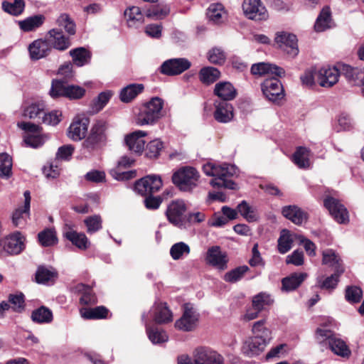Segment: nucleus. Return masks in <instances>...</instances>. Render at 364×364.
<instances>
[{"instance_id": "nucleus-1", "label": "nucleus", "mask_w": 364, "mask_h": 364, "mask_svg": "<svg viewBox=\"0 0 364 364\" xmlns=\"http://www.w3.org/2000/svg\"><path fill=\"white\" fill-rule=\"evenodd\" d=\"M203 171L206 176L213 178L210 182L213 187L237 189V184L230 179L237 173V168L234 165L207 162L203 166Z\"/></svg>"}, {"instance_id": "nucleus-2", "label": "nucleus", "mask_w": 364, "mask_h": 364, "mask_svg": "<svg viewBox=\"0 0 364 364\" xmlns=\"http://www.w3.org/2000/svg\"><path fill=\"white\" fill-rule=\"evenodd\" d=\"M164 102L159 97H153L143 104L137 114L136 122L138 125H149L156 122L162 116Z\"/></svg>"}, {"instance_id": "nucleus-3", "label": "nucleus", "mask_w": 364, "mask_h": 364, "mask_svg": "<svg viewBox=\"0 0 364 364\" xmlns=\"http://www.w3.org/2000/svg\"><path fill=\"white\" fill-rule=\"evenodd\" d=\"M199 172L193 167L184 166L178 168L172 176L173 183L184 192H191L198 186Z\"/></svg>"}, {"instance_id": "nucleus-4", "label": "nucleus", "mask_w": 364, "mask_h": 364, "mask_svg": "<svg viewBox=\"0 0 364 364\" xmlns=\"http://www.w3.org/2000/svg\"><path fill=\"white\" fill-rule=\"evenodd\" d=\"M178 364H223V358L211 349L200 348L195 350L193 359L181 355L178 359Z\"/></svg>"}, {"instance_id": "nucleus-5", "label": "nucleus", "mask_w": 364, "mask_h": 364, "mask_svg": "<svg viewBox=\"0 0 364 364\" xmlns=\"http://www.w3.org/2000/svg\"><path fill=\"white\" fill-rule=\"evenodd\" d=\"M85 92V89L78 85H67L62 80H54L49 94L52 98L65 97L72 100L81 98Z\"/></svg>"}, {"instance_id": "nucleus-6", "label": "nucleus", "mask_w": 364, "mask_h": 364, "mask_svg": "<svg viewBox=\"0 0 364 364\" xmlns=\"http://www.w3.org/2000/svg\"><path fill=\"white\" fill-rule=\"evenodd\" d=\"M200 314L191 304H185L183 306V314L176 321L175 327L183 331H192L198 325Z\"/></svg>"}, {"instance_id": "nucleus-7", "label": "nucleus", "mask_w": 364, "mask_h": 364, "mask_svg": "<svg viewBox=\"0 0 364 364\" xmlns=\"http://www.w3.org/2000/svg\"><path fill=\"white\" fill-rule=\"evenodd\" d=\"M17 126L26 132L23 136V142L26 146L32 148H38L41 146L47 139V137L41 134V128L31 122H18Z\"/></svg>"}, {"instance_id": "nucleus-8", "label": "nucleus", "mask_w": 364, "mask_h": 364, "mask_svg": "<svg viewBox=\"0 0 364 364\" xmlns=\"http://www.w3.org/2000/svg\"><path fill=\"white\" fill-rule=\"evenodd\" d=\"M106 129L105 122L102 120L96 122L92 126L88 137L83 142L84 147L89 151H92L102 146L106 140Z\"/></svg>"}, {"instance_id": "nucleus-9", "label": "nucleus", "mask_w": 364, "mask_h": 364, "mask_svg": "<svg viewBox=\"0 0 364 364\" xmlns=\"http://www.w3.org/2000/svg\"><path fill=\"white\" fill-rule=\"evenodd\" d=\"M187 207L184 200L178 199L171 201L166 209V215L168 220L178 228L183 226V214Z\"/></svg>"}, {"instance_id": "nucleus-10", "label": "nucleus", "mask_w": 364, "mask_h": 364, "mask_svg": "<svg viewBox=\"0 0 364 364\" xmlns=\"http://www.w3.org/2000/svg\"><path fill=\"white\" fill-rule=\"evenodd\" d=\"M206 264L217 269L223 271L228 267V256L223 252L219 246L215 245L208 248L205 254Z\"/></svg>"}, {"instance_id": "nucleus-11", "label": "nucleus", "mask_w": 364, "mask_h": 364, "mask_svg": "<svg viewBox=\"0 0 364 364\" xmlns=\"http://www.w3.org/2000/svg\"><path fill=\"white\" fill-rule=\"evenodd\" d=\"M275 43L284 52L291 57L299 53L296 36L292 33L281 31L276 33Z\"/></svg>"}, {"instance_id": "nucleus-12", "label": "nucleus", "mask_w": 364, "mask_h": 364, "mask_svg": "<svg viewBox=\"0 0 364 364\" xmlns=\"http://www.w3.org/2000/svg\"><path fill=\"white\" fill-rule=\"evenodd\" d=\"M242 9L245 16L252 20L264 21L269 17L268 12L260 0H244Z\"/></svg>"}, {"instance_id": "nucleus-13", "label": "nucleus", "mask_w": 364, "mask_h": 364, "mask_svg": "<svg viewBox=\"0 0 364 364\" xmlns=\"http://www.w3.org/2000/svg\"><path fill=\"white\" fill-rule=\"evenodd\" d=\"M323 204L336 222L341 224L348 223V212L338 200L333 197H327L324 200Z\"/></svg>"}, {"instance_id": "nucleus-14", "label": "nucleus", "mask_w": 364, "mask_h": 364, "mask_svg": "<svg viewBox=\"0 0 364 364\" xmlns=\"http://www.w3.org/2000/svg\"><path fill=\"white\" fill-rule=\"evenodd\" d=\"M162 181L158 175H149L136 182L134 188L141 195H151L159 191Z\"/></svg>"}, {"instance_id": "nucleus-15", "label": "nucleus", "mask_w": 364, "mask_h": 364, "mask_svg": "<svg viewBox=\"0 0 364 364\" xmlns=\"http://www.w3.org/2000/svg\"><path fill=\"white\" fill-rule=\"evenodd\" d=\"M261 87L264 95L270 101L279 100L284 96L283 86L276 77L266 79Z\"/></svg>"}, {"instance_id": "nucleus-16", "label": "nucleus", "mask_w": 364, "mask_h": 364, "mask_svg": "<svg viewBox=\"0 0 364 364\" xmlns=\"http://www.w3.org/2000/svg\"><path fill=\"white\" fill-rule=\"evenodd\" d=\"M317 83L323 87H331L338 81L340 72L336 67L318 68Z\"/></svg>"}, {"instance_id": "nucleus-17", "label": "nucleus", "mask_w": 364, "mask_h": 364, "mask_svg": "<svg viewBox=\"0 0 364 364\" xmlns=\"http://www.w3.org/2000/svg\"><path fill=\"white\" fill-rule=\"evenodd\" d=\"M191 65L186 58H173L166 60L161 66V72L166 75H176L188 70Z\"/></svg>"}, {"instance_id": "nucleus-18", "label": "nucleus", "mask_w": 364, "mask_h": 364, "mask_svg": "<svg viewBox=\"0 0 364 364\" xmlns=\"http://www.w3.org/2000/svg\"><path fill=\"white\" fill-rule=\"evenodd\" d=\"M29 55L31 60H38L48 56L51 52V46L46 37L33 41L28 46Z\"/></svg>"}, {"instance_id": "nucleus-19", "label": "nucleus", "mask_w": 364, "mask_h": 364, "mask_svg": "<svg viewBox=\"0 0 364 364\" xmlns=\"http://www.w3.org/2000/svg\"><path fill=\"white\" fill-rule=\"evenodd\" d=\"M1 242L2 249L8 254L17 255L24 249V238L19 232L9 235Z\"/></svg>"}, {"instance_id": "nucleus-20", "label": "nucleus", "mask_w": 364, "mask_h": 364, "mask_svg": "<svg viewBox=\"0 0 364 364\" xmlns=\"http://www.w3.org/2000/svg\"><path fill=\"white\" fill-rule=\"evenodd\" d=\"M51 49L54 48L60 51L67 50L71 45L70 39L66 37L58 28L50 30L46 36Z\"/></svg>"}, {"instance_id": "nucleus-21", "label": "nucleus", "mask_w": 364, "mask_h": 364, "mask_svg": "<svg viewBox=\"0 0 364 364\" xmlns=\"http://www.w3.org/2000/svg\"><path fill=\"white\" fill-rule=\"evenodd\" d=\"M89 125V119L85 117L77 116L71 123L68 136L75 141L83 139L87 133Z\"/></svg>"}, {"instance_id": "nucleus-22", "label": "nucleus", "mask_w": 364, "mask_h": 364, "mask_svg": "<svg viewBox=\"0 0 364 364\" xmlns=\"http://www.w3.org/2000/svg\"><path fill=\"white\" fill-rule=\"evenodd\" d=\"M64 236L75 246L80 250H86L90 247V242L87 236L82 232H77L73 225L66 224L63 230Z\"/></svg>"}, {"instance_id": "nucleus-23", "label": "nucleus", "mask_w": 364, "mask_h": 364, "mask_svg": "<svg viewBox=\"0 0 364 364\" xmlns=\"http://www.w3.org/2000/svg\"><path fill=\"white\" fill-rule=\"evenodd\" d=\"M24 196V205L23 208H18L15 210L12 215V223L16 227H23L29 218L30 215V204H31V194L28 191L23 193Z\"/></svg>"}, {"instance_id": "nucleus-24", "label": "nucleus", "mask_w": 364, "mask_h": 364, "mask_svg": "<svg viewBox=\"0 0 364 364\" xmlns=\"http://www.w3.org/2000/svg\"><path fill=\"white\" fill-rule=\"evenodd\" d=\"M134 160L127 156H122L117 163L116 168L111 171L112 176L117 181H125L136 177V171H122V168L131 166Z\"/></svg>"}, {"instance_id": "nucleus-25", "label": "nucleus", "mask_w": 364, "mask_h": 364, "mask_svg": "<svg viewBox=\"0 0 364 364\" xmlns=\"http://www.w3.org/2000/svg\"><path fill=\"white\" fill-rule=\"evenodd\" d=\"M214 118L220 123H228L234 117L232 105L225 101H215L214 103Z\"/></svg>"}, {"instance_id": "nucleus-26", "label": "nucleus", "mask_w": 364, "mask_h": 364, "mask_svg": "<svg viewBox=\"0 0 364 364\" xmlns=\"http://www.w3.org/2000/svg\"><path fill=\"white\" fill-rule=\"evenodd\" d=\"M342 73L350 84L361 87V91L364 96V68L343 65Z\"/></svg>"}, {"instance_id": "nucleus-27", "label": "nucleus", "mask_w": 364, "mask_h": 364, "mask_svg": "<svg viewBox=\"0 0 364 364\" xmlns=\"http://www.w3.org/2000/svg\"><path fill=\"white\" fill-rule=\"evenodd\" d=\"M251 73L252 75L259 76L273 75L277 77H282L285 74V71L282 68L263 62L253 64L251 67Z\"/></svg>"}, {"instance_id": "nucleus-28", "label": "nucleus", "mask_w": 364, "mask_h": 364, "mask_svg": "<svg viewBox=\"0 0 364 364\" xmlns=\"http://www.w3.org/2000/svg\"><path fill=\"white\" fill-rule=\"evenodd\" d=\"M146 136L144 131L138 130L127 135L125 142L129 149L136 154H141L144 150L145 141L144 138Z\"/></svg>"}, {"instance_id": "nucleus-29", "label": "nucleus", "mask_w": 364, "mask_h": 364, "mask_svg": "<svg viewBox=\"0 0 364 364\" xmlns=\"http://www.w3.org/2000/svg\"><path fill=\"white\" fill-rule=\"evenodd\" d=\"M282 213L284 217L298 225L306 222L308 218L307 213L295 205L283 207Z\"/></svg>"}, {"instance_id": "nucleus-30", "label": "nucleus", "mask_w": 364, "mask_h": 364, "mask_svg": "<svg viewBox=\"0 0 364 364\" xmlns=\"http://www.w3.org/2000/svg\"><path fill=\"white\" fill-rule=\"evenodd\" d=\"M267 345L252 336L247 339L242 344L241 350L243 354L248 357L259 355Z\"/></svg>"}, {"instance_id": "nucleus-31", "label": "nucleus", "mask_w": 364, "mask_h": 364, "mask_svg": "<svg viewBox=\"0 0 364 364\" xmlns=\"http://www.w3.org/2000/svg\"><path fill=\"white\" fill-rule=\"evenodd\" d=\"M214 93L223 101L232 100L236 97V90L229 82H220L215 85Z\"/></svg>"}, {"instance_id": "nucleus-32", "label": "nucleus", "mask_w": 364, "mask_h": 364, "mask_svg": "<svg viewBox=\"0 0 364 364\" xmlns=\"http://www.w3.org/2000/svg\"><path fill=\"white\" fill-rule=\"evenodd\" d=\"M154 314V321L156 323H166L173 320V315L166 304H156L151 310Z\"/></svg>"}, {"instance_id": "nucleus-33", "label": "nucleus", "mask_w": 364, "mask_h": 364, "mask_svg": "<svg viewBox=\"0 0 364 364\" xmlns=\"http://www.w3.org/2000/svg\"><path fill=\"white\" fill-rule=\"evenodd\" d=\"M266 321L264 319L254 323L252 331L255 335L254 337L258 338L260 341L268 345L272 340L271 331L265 327Z\"/></svg>"}, {"instance_id": "nucleus-34", "label": "nucleus", "mask_w": 364, "mask_h": 364, "mask_svg": "<svg viewBox=\"0 0 364 364\" xmlns=\"http://www.w3.org/2000/svg\"><path fill=\"white\" fill-rule=\"evenodd\" d=\"M207 16L213 23L220 24L226 21L227 13L222 4H213L208 7Z\"/></svg>"}, {"instance_id": "nucleus-35", "label": "nucleus", "mask_w": 364, "mask_h": 364, "mask_svg": "<svg viewBox=\"0 0 364 364\" xmlns=\"http://www.w3.org/2000/svg\"><path fill=\"white\" fill-rule=\"evenodd\" d=\"M144 15L141 9L135 6L129 7L124 11V16L129 27L141 26L144 21Z\"/></svg>"}, {"instance_id": "nucleus-36", "label": "nucleus", "mask_w": 364, "mask_h": 364, "mask_svg": "<svg viewBox=\"0 0 364 364\" xmlns=\"http://www.w3.org/2000/svg\"><path fill=\"white\" fill-rule=\"evenodd\" d=\"M143 84H130L121 90L119 98L122 102L128 103L132 101L138 95L144 91Z\"/></svg>"}, {"instance_id": "nucleus-37", "label": "nucleus", "mask_w": 364, "mask_h": 364, "mask_svg": "<svg viewBox=\"0 0 364 364\" xmlns=\"http://www.w3.org/2000/svg\"><path fill=\"white\" fill-rule=\"evenodd\" d=\"M333 21L330 8L324 7L316 18L314 29L316 32H323L332 27Z\"/></svg>"}, {"instance_id": "nucleus-38", "label": "nucleus", "mask_w": 364, "mask_h": 364, "mask_svg": "<svg viewBox=\"0 0 364 364\" xmlns=\"http://www.w3.org/2000/svg\"><path fill=\"white\" fill-rule=\"evenodd\" d=\"M306 273H294L282 279V289L290 291L296 289L306 278Z\"/></svg>"}, {"instance_id": "nucleus-39", "label": "nucleus", "mask_w": 364, "mask_h": 364, "mask_svg": "<svg viewBox=\"0 0 364 364\" xmlns=\"http://www.w3.org/2000/svg\"><path fill=\"white\" fill-rule=\"evenodd\" d=\"M45 109L44 101L36 100L24 108L23 114L24 117L35 119L41 117V115L44 113Z\"/></svg>"}, {"instance_id": "nucleus-40", "label": "nucleus", "mask_w": 364, "mask_h": 364, "mask_svg": "<svg viewBox=\"0 0 364 364\" xmlns=\"http://www.w3.org/2000/svg\"><path fill=\"white\" fill-rule=\"evenodd\" d=\"M142 319L145 322L146 333L149 340L154 344L166 342L168 341V336L165 331L156 327H151L146 322L144 315L142 316Z\"/></svg>"}, {"instance_id": "nucleus-41", "label": "nucleus", "mask_w": 364, "mask_h": 364, "mask_svg": "<svg viewBox=\"0 0 364 364\" xmlns=\"http://www.w3.org/2000/svg\"><path fill=\"white\" fill-rule=\"evenodd\" d=\"M80 312L81 316L85 319H101L107 317L108 309L100 306L95 308H82Z\"/></svg>"}, {"instance_id": "nucleus-42", "label": "nucleus", "mask_w": 364, "mask_h": 364, "mask_svg": "<svg viewBox=\"0 0 364 364\" xmlns=\"http://www.w3.org/2000/svg\"><path fill=\"white\" fill-rule=\"evenodd\" d=\"M43 21V16L36 15L18 21V26L22 31L28 32L39 28Z\"/></svg>"}, {"instance_id": "nucleus-43", "label": "nucleus", "mask_w": 364, "mask_h": 364, "mask_svg": "<svg viewBox=\"0 0 364 364\" xmlns=\"http://www.w3.org/2000/svg\"><path fill=\"white\" fill-rule=\"evenodd\" d=\"M31 319L37 323H48L53 321V313L48 308L43 306L32 312Z\"/></svg>"}, {"instance_id": "nucleus-44", "label": "nucleus", "mask_w": 364, "mask_h": 364, "mask_svg": "<svg viewBox=\"0 0 364 364\" xmlns=\"http://www.w3.org/2000/svg\"><path fill=\"white\" fill-rule=\"evenodd\" d=\"M273 302L271 295L266 292H260L254 296L252 299V307L259 311L264 310L266 306L272 305Z\"/></svg>"}, {"instance_id": "nucleus-45", "label": "nucleus", "mask_w": 364, "mask_h": 364, "mask_svg": "<svg viewBox=\"0 0 364 364\" xmlns=\"http://www.w3.org/2000/svg\"><path fill=\"white\" fill-rule=\"evenodd\" d=\"M220 76V71L213 67H205L199 72L200 80L205 85H210L215 82Z\"/></svg>"}, {"instance_id": "nucleus-46", "label": "nucleus", "mask_w": 364, "mask_h": 364, "mask_svg": "<svg viewBox=\"0 0 364 364\" xmlns=\"http://www.w3.org/2000/svg\"><path fill=\"white\" fill-rule=\"evenodd\" d=\"M343 269H341L340 272H336L334 274L329 277H324L319 276L317 277V285L318 287L323 289H334L338 282L339 276L343 273Z\"/></svg>"}, {"instance_id": "nucleus-47", "label": "nucleus", "mask_w": 364, "mask_h": 364, "mask_svg": "<svg viewBox=\"0 0 364 364\" xmlns=\"http://www.w3.org/2000/svg\"><path fill=\"white\" fill-rule=\"evenodd\" d=\"M57 276L58 273L54 269L39 267L36 273V279L38 283L46 284L53 282Z\"/></svg>"}, {"instance_id": "nucleus-48", "label": "nucleus", "mask_w": 364, "mask_h": 364, "mask_svg": "<svg viewBox=\"0 0 364 364\" xmlns=\"http://www.w3.org/2000/svg\"><path fill=\"white\" fill-rule=\"evenodd\" d=\"M4 11L13 16L21 15L25 9L24 0H14V2L4 1L1 4Z\"/></svg>"}, {"instance_id": "nucleus-49", "label": "nucleus", "mask_w": 364, "mask_h": 364, "mask_svg": "<svg viewBox=\"0 0 364 364\" xmlns=\"http://www.w3.org/2000/svg\"><path fill=\"white\" fill-rule=\"evenodd\" d=\"M328 345L331 350L338 355L342 357H348L350 353V350L344 341L335 336L330 338V340L328 341Z\"/></svg>"}, {"instance_id": "nucleus-50", "label": "nucleus", "mask_w": 364, "mask_h": 364, "mask_svg": "<svg viewBox=\"0 0 364 364\" xmlns=\"http://www.w3.org/2000/svg\"><path fill=\"white\" fill-rule=\"evenodd\" d=\"M323 264L328 265L335 268L336 272H340L343 269L340 264V257L336 254V252L331 249L326 250L322 253Z\"/></svg>"}, {"instance_id": "nucleus-51", "label": "nucleus", "mask_w": 364, "mask_h": 364, "mask_svg": "<svg viewBox=\"0 0 364 364\" xmlns=\"http://www.w3.org/2000/svg\"><path fill=\"white\" fill-rule=\"evenodd\" d=\"M73 63L77 66H82L87 64L90 58V53L84 48L80 47L70 51Z\"/></svg>"}, {"instance_id": "nucleus-52", "label": "nucleus", "mask_w": 364, "mask_h": 364, "mask_svg": "<svg viewBox=\"0 0 364 364\" xmlns=\"http://www.w3.org/2000/svg\"><path fill=\"white\" fill-rule=\"evenodd\" d=\"M293 161L299 168L309 167V150L305 147H299L293 155Z\"/></svg>"}, {"instance_id": "nucleus-53", "label": "nucleus", "mask_w": 364, "mask_h": 364, "mask_svg": "<svg viewBox=\"0 0 364 364\" xmlns=\"http://www.w3.org/2000/svg\"><path fill=\"white\" fill-rule=\"evenodd\" d=\"M40 244L43 247H49L58 242L56 232L53 229L48 228L40 232L38 235Z\"/></svg>"}, {"instance_id": "nucleus-54", "label": "nucleus", "mask_w": 364, "mask_h": 364, "mask_svg": "<svg viewBox=\"0 0 364 364\" xmlns=\"http://www.w3.org/2000/svg\"><path fill=\"white\" fill-rule=\"evenodd\" d=\"M191 248L186 243L179 242L173 245L170 249V255L173 259L178 260L189 255Z\"/></svg>"}, {"instance_id": "nucleus-55", "label": "nucleus", "mask_w": 364, "mask_h": 364, "mask_svg": "<svg viewBox=\"0 0 364 364\" xmlns=\"http://www.w3.org/2000/svg\"><path fill=\"white\" fill-rule=\"evenodd\" d=\"M12 159L6 153L0 154V176L8 178L11 176Z\"/></svg>"}, {"instance_id": "nucleus-56", "label": "nucleus", "mask_w": 364, "mask_h": 364, "mask_svg": "<svg viewBox=\"0 0 364 364\" xmlns=\"http://www.w3.org/2000/svg\"><path fill=\"white\" fill-rule=\"evenodd\" d=\"M292 242V235L288 230H283L278 240L279 252L282 254L287 252L291 248Z\"/></svg>"}, {"instance_id": "nucleus-57", "label": "nucleus", "mask_w": 364, "mask_h": 364, "mask_svg": "<svg viewBox=\"0 0 364 364\" xmlns=\"http://www.w3.org/2000/svg\"><path fill=\"white\" fill-rule=\"evenodd\" d=\"M84 223L87 228V232L90 234L97 232L102 227V220L99 215H94L86 218Z\"/></svg>"}, {"instance_id": "nucleus-58", "label": "nucleus", "mask_w": 364, "mask_h": 364, "mask_svg": "<svg viewBox=\"0 0 364 364\" xmlns=\"http://www.w3.org/2000/svg\"><path fill=\"white\" fill-rule=\"evenodd\" d=\"M249 270V267L246 265L241 266L237 267L228 272H227L224 275V280L230 282L235 283L239 280H240L244 274Z\"/></svg>"}, {"instance_id": "nucleus-59", "label": "nucleus", "mask_w": 364, "mask_h": 364, "mask_svg": "<svg viewBox=\"0 0 364 364\" xmlns=\"http://www.w3.org/2000/svg\"><path fill=\"white\" fill-rule=\"evenodd\" d=\"M238 212L244 217L248 222H253L257 219V214L248 203L243 200L237 207Z\"/></svg>"}, {"instance_id": "nucleus-60", "label": "nucleus", "mask_w": 364, "mask_h": 364, "mask_svg": "<svg viewBox=\"0 0 364 364\" xmlns=\"http://www.w3.org/2000/svg\"><path fill=\"white\" fill-rule=\"evenodd\" d=\"M57 24L58 26L63 28L65 31L70 35H74L76 31L75 23L65 14H61L57 19Z\"/></svg>"}, {"instance_id": "nucleus-61", "label": "nucleus", "mask_w": 364, "mask_h": 364, "mask_svg": "<svg viewBox=\"0 0 364 364\" xmlns=\"http://www.w3.org/2000/svg\"><path fill=\"white\" fill-rule=\"evenodd\" d=\"M112 97L110 91L102 92L99 94L97 98L92 102V112H98L103 109Z\"/></svg>"}, {"instance_id": "nucleus-62", "label": "nucleus", "mask_w": 364, "mask_h": 364, "mask_svg": "<svg viewBox=\"0 0 364 364\" xmlns=\"http://www.w3.org/2000/svg\"><path fill=\"white\" fill-rule=\"evenodd\" d=\"M317 70L318 68H311L306 70L300 77L302 84L306 87L314 85L317 82Z\"/></svg>"}, {"instance_id": "nucleus-63", "label": "nucleus", "mask_w": 364, "mask_h": 364, "mask_svg": "<svg viewBox=\"0 0 364 364\" xmlns=\"http://www.w3.org/2000/svg\"><path fill=\"white\" fill-rule=\"evenodd\" d=\"M10 308L16 312H21L24 309V296L23 294H10L9 296Z\"/></svg>"}, {"instance_id": "nucleus-64", "label": "nucleus", "mask_w": 364, "mask_h": 364, "mask_svg": "<svg viewBox=\"0 0 364 364\" xmlns=\"http://www.w3.org/2000/svg\"><path fill=\"white\" fill-rule=\"evenodd\" d=\"M208 60L214 64H222L225 60V53L220 48H213L208 53Z\"/></svg>"}]
</instances>
